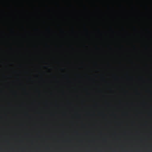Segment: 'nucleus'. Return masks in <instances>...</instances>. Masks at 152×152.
I'll return each mask as SVG.
<instances>
[{
	"label": "nucleus",
	"mask_w": 152,
	"mask_h": 152,
	"mask_svg": "<svg viewBox=\"0 0 152 152\" xmlns=\"http://www.w3.org/2000/svg\"><path fill=\"white\" fill-rule=\"evenodd\" d=\"M115 1V5L117 1ZM115 13V12H114Z\"/></svg>",
	"instance_id": "nucleus-1"
},
{
	"label": "nucleus",
	"mask_w": 152,
	"mask_h": 152,
	"mask_svg": "<svg viewBox=\"0 0 152 152\" xmlns=\"http://www.w3.org/2000/svg\"><path fill=\"white\" fill-rule=\"evenodd\" d=\"M115 1V5L117 1ZM115 13V12H114Z\"/></svg>",
	"instance_id": "nucleus-2"
}]
</instances>
